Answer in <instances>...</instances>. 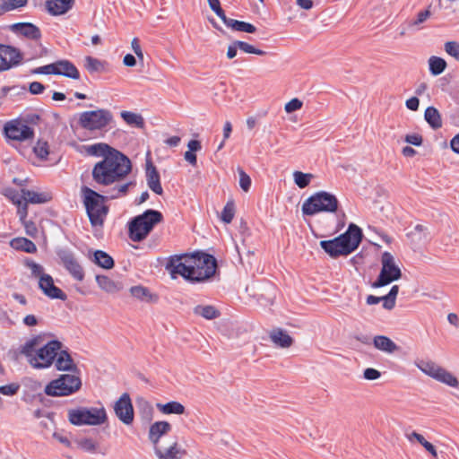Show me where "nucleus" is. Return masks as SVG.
I'll use <instances>...</instances> for the list:
<instances>
[{"label":"nucleus","mask_w":459,"mask_h":459,"mask_svg":"<svg viewBox=\"0 0 459 459\" xmlns=\"http://www.w3.org/2000/svg\"><path fill=\"white\" fill-rule=\"evenodd\" d=\"M131 171L132 162L129 158L121 152H114L93 166L91 177L100 186L116 185L112 189L111 198H119L135 186L134 180L124 182Z\"/></svg>","instance_id":"obj_1"},{"label":"nucleus","mask_w":459,"mask_h":459,"mask_svg":"<svg viewBox=\"0 0 459 459\" xmlns=\"http://www.w3.org/2000/svg\"><path fill=\"white\" fill-rule=\"evenodd\" d=\"M166 269L173 278L180 275L192 283H199L214 276L217 261L213 255L204 252L186 253L170 256Z\"/></svg>","instance_id":"obj_2"},{"label":"nucleus","mask_w":459,"mask_h":459,"mask_svg":"<svg viewBox=\"0 0 459 459\" xmlns=\"http://www.w3.org/2000/svg\"><path fill=\"white\" fill-rule=\"evenodd\" d=\"M62 346L61 342L52 340L42 347H39V340L34 338L22 345L21 352L27 358L32 368H47L53 364Z\"/></svg>","instance_id":"obj_3"},{"label":"nucleus","mask_w":459,"mask_h":459,"mask_svg":"<svg viewBox=\"0 0 459 459\" xmlns=\"http://www.w3.org/2000/svg\"><path fill=\"white\" fill-rule=\"evenodd\" d=\"M81 197L91 225L94 228H102L109 211L106 204L107 197L87 186L81 187Z\"/></svg>","instance_id":"obj_4"},{"label":"nucleus","mask_w":459,"mask_h":459,"mask_svg":"<svg viewBox=\"0 0 459 459\" xmlns=\"http://www.w3.org/2000/svg\"><path fill=\"white\" fill-rule=\"evenodd\" d=\"M162 220V213L152 209L136 216L129 222L128 233L130 239L134 242L143 240L152 230L153 227L161 222Z\"/></svg>","instance_id":"obj_5"},{"label":"nucleus","mask_w":459,"mask_h":459,"mask_svg":"<svg viewBox=\"0 0 459 459\" xmlns=\"http://www.w3.org/2000/svg\"><path fill=\"white\" fill-rule=\"evenodd\" d=\"M68 420L75 426H99L108 420V414L104 406L79 407L68 411Z\"/></svg>","instance_id":"obj_6"},{"label":"nucleus","mask_w":459,"mask_h":459,"mask_svg":"<svg viewBox=\"0 0 459 459\" xmlns=\"http://www.w3.org/2000/svg\"><path fill=\"white\" fill-rule=\"evenodd\" d=\"M338 205L339 201L334 195L320 191L303 203L302 212L310 216L319 212H335Z\"/></svg>","instance_id":"obj_7"},{"label":"nucleus","mask_w":459,"mask_h":459,"mask_svg":"<svg viewBox=\"0 0 459 459\" xmlns=\"http://www.w3.org/2000/svg\"><path fill=\"white\" fill-rule=\"evenodd\" d=\"M82 387V380L78 376L62 374L57 378L50 381L44 389L48 396H68L78 392Z\"/></svg>","instance_id":"obj_8"},{"label":"nucleus","mask_w":459,"mask_h":459,"mask_svg":"<svg viewBox=\"0 0 459 459\" xmlns=\"http://www.w3.org/2000/svg\"><path fill=\"white\" fill-rule=\"evenodd\" d=\"M113 120L112 112L106 108L84 111L79 116L80 126L91 132L106 131Z\"/></svg>","instance_id":"obj_9"},{"label":"nucleus","mask_w":459,"mask_h":459,"mask_svg":"<svg viewBox=\"0 0 459 459\" xmlns=\"http://www.w3.org/2000/svg\"><path fill=\"white\" fill-rule=\"evenodd\" d=\"M381 265L380 273L377 281L372 283L373 288L386 286L402 277V271L391 253L385 251L382 254Z\"/></svg>","instance_id":"obj_10"},{"label":"nucleus","mask_w":459,"mask_h":459,"mask_svg":"<svg viewBox=\"0 0 459 459\" xmlns=\"http://www.w3.org/2000/svg\"><path fill=\"white\" fill-rule=\"evenodd\" d=\"M417 367L427 376L451 387H458L457 378L446 368L433 361H422Z\"/></svg>","instance_id":"obj_11"},{"label":"nucleus","mask_w":459,"mask_h":459,"mask_svg":"<svg viewBox=\"0 0 459 459\" xmlns=\"http://www.w3.org/2000/svg\"><path fill=\"white\" fill-rule=\"evenodd\" d=\"M417 367L427 376L451 387H458L457 378L446 368L433 361H422Z\"/></svg>","instance_id":"obj_12"},{"label":"nucleus","mask_w":459,"mask_h":459,"mask_svg":"<svg viewBox=\"0 0 459 459\" xmlns=\"http://www.w3.org/2000/svg\"><path fill=\"white\" fill-rule=\"evenodd\" d=\"M39 74H56L63 75L74 80L80 78V72L76 66L69 60H58L55 63L39 66L33 71Z\"/></svg>","instance_id":"obj_13"},{"label":"nucleus","mask_w":459,"mask_h":459,"mask_svg":"<svg viewBox=\"0 0 459 459\" xmlns=\"http://www.w3.org/2000/svg\"><path fill=\"white\" fill-rule=\"evenodd\" d=\"M58 259L69 274L77 281L84 280V270L77 260L74 252L69 249L62 248L57 252Z\"/></svg>","instance_id":"obj_14"},{"label":"nucleus","mask_w":459,"mask_h":459,"mask_svg":"<svg viewBox=\"0 0 459 459\" xmlns=\"http://www.w3.org/2000/svg\"><path fill=\"white\" fill-rule=\"evenodd\" d=\"M114 411L124 424L131 425L133 423L134 418V407L127 393H124L115 403Z\"/></svg>","instance_id":"obj_15"},{"label":"nucleus","mask_w":459,"mask_h":459,"mask_svg":"<svg viewBox=\"0 0 459 459\" xmlns=\"http://www.w3.org/2000/svg\"><path fill=\"white\" fill-rule=\"evenodd\" d=\"M337 238L342 243L341 246H342L346 253L350 255L356 250L360 244L362 239V231L357 225L351 223L348 230Z\"/></svg>","instance_id":"obj_16"},{"label":"nucleus","mask_w":459,"mask_h":459,"mask_svg":"<svg viewBox=\"0 0 459 459\" xmlns=\"http://www.w3.org/2000/svg\"><path fill=\"white\" fill-rule=\"evenodd\" d=\"M5 136L13 141H24L33 136V130L22 121H12L4 126Z\"/></svg>","instance_id":"obj_17"},{"label":"nucleus","mask_w":459,"mask_h":459,"mask_svg":"<svg viewBox=\"0 0 459 459\" xmlns=\"http://www.w3.org/2000/svg\"><path fill=\"white\" fill-rule=\"evenodd\" d=\"M171 429V424L165 420L156 421L150 426L148 437L153 445L154 450L163 446L161 439L168 435Z\"/></svg>","instance_id":"obj_18"},{"label":"nucleus","mask_w":459,"mask_h":459,"mask_svg":"<svg viewBox=\"0 0 459 459\" xmlns=\"http://www.w3.org/2000/svg\"><path fill=\"white\" fill-rule=\"evenodd\" d=\"M22 60L20 52L10 46L0 45V72L17 65Z\"/></svg>","instance_id":"obj_19"},{"label":"nucleus","mask_w":459,"mask_h":459,"mask_svg":"<svg viewBox=\"0 0 459 459\" xmlns=\"http://www.w3.org/2000/svg\"><path fill=\"white\" fill-rule=\"evenodd\" d=\"M39 287L49 299L60 300H65L67 299L66 294L60 288L55 285L54 280L49 274L40 277L39 281Z\"/></svg>","instance_id":"obj_20"},{"label":"nucleus","mask_w":459,"mask_h":459,"mask_svg":"<svg viewBox=\"0 0 459 459\" xmlns=\"http://www.w3.org/2000/svg\"><path fill=\"white\" fill-rule=\"evenodd\" d=\"M431 16L429 9L420 11L415 19L407 20L401 27L400 36L404 37L408 31H418L422 30L423 23Z\"/></svg>","instance_id":"obj_21"},{"label":"nucleus","mask_w":459,"mask_h":459,"mask_svg":"<svg viewBox=\"0 0 459 459\" xmlns=\"http://www.w3.org/2000/svg\"><path fill=\"white\" fill-rule=\"evenodd\" d=\"M145 176L149 188L156 195H162L163 189L160 184V174L151 160H147L146 162Z\"/></svg>","instance_id":"obj_22"},{"label":"nucleus","mask_w":459,"mask_h":459,"mask_svg":"<svg viewBox=\"0 0 459 459\" xmlns=\"http://www.w3.org/2000/svg\"><path fill=\"white\" fill-rule=\"evenodd\" d=\"M271 342L278 348L288 349L292 346L294 340L287 331L277 327L269 333Z\"/></svg>","instance_id":"obj_23"},{"label":"nucleus","mask_w":459,"mask_h":459,"mask_svg":"<svg viewBox=\"0 0 459 459\" xmlns=\"http://www.w3.org/2000/svg\"><path fill=\"white\" fill-rule=\"evenodd\" d=\"M156 456L159 459H182L186 454L185 449L178 446V442L173 441L169 447L160 446L154 450Z\"/></svg>","instance_id":"obj_24"},{"label":"nucleus","mask_w":459,"mask_h":459,"mask_svg":"<svg viewBox=\"0 0 459 459\" xmlns=\"http://www.w3.org/2000/svg\"><path fill=\"white\" fill-rule=\"evenodd\" d=\"M74 0H48L46 3L48 13L52 15H62L72 9Z\"/></svg>","instance_id":"obj_25"},{"label":"nucleus","mask_w":459,"mask_h":459,"mask_svg":"<svg viewBox=\"0 0 459 459\" xmlns=\"http://www.w3.org/2000/svg\"><path fill=\"white\" fill-rule=\"evenodd\" d=\"M342 243L338 238H334L330 240L320 241V247L327 253L331 257L336 258L341 255H348Z\"/></svg>","instance_id":"obj_26"},{"label":"nucleus","mask_w":459,"mask_h":459,"mask_svg":"<svg viewBox=\"0 0 459 459\" xmlns=\"http://www.w3.org/2000/svg\"><path fill=\"white\" fill-rule=\"evenodd\" d=\"M22 193H23V198L26 204H39L52 200V194L50 192H35L22 188Z\"/></svg>","instance_id":"obj_27"},{"label":"nucleus","mask_w":459,"mask_h":459,"mask_svg":"<svg viewBox=\"0 0 459 459\" xmlns=\"http://www.w3.org/2000/svg\"><path fill=\"white\" fill-rule=\"evenodd\" d=\"M13 30L29 39L39 40L41 38L39 29L30 22H20L13 25Z\"/></svg>","instance_id":"obj_28"},{"label":"nucleus","mask_w":459,"mask_h":459,"mask_svg":"<svg viewBox=\"0 0 459 459\" xmlns=\"http://www.w3.org/2000/svg\"><path fill=\"white\" fill-rule=\"evenodd\" d=\"M373 344L376 349L390 354L399 350L397 344L385 335L375 336Z\"/></svg>","instance_id":"obj_29"},{"label":"nucleus","mask_w":459,"mask_h":459,"mask_svg":"<svg viewBox=\"0 0 459 459\" xmlns=\"http://www.w3.org/2000/svg\"><path fill=\"white\" fill-rule=\"evenodd\" d=\"M56 368L60 371H69L75 368V364L67 351L60 350L56 357Z\"/></svg>","instance_id":"obj_30"},{"label":"nucleus","mask_w":459,"mask_h":459,"mask_svg":"<svg viewBox=\"0 0 459 459\" xmlns=\"http://www.w3.org/2000/svg\"><path fill=\"white\" fill-rule=\"evenodd\" d=\"M86 152L89 155L102 157L103 159H105V157L108 156L109 153L119 151L111 147L108 143H97L87 146Z\"/></svg>","instance_id":"obj_31"},{"label":"nucleus","mask_w":459,"mask_h":459,"mask_svg":"<svg viewBox=\"0 0 459 459\" xmlns=\"http://www.w3.org/2000/svg\"><path fill=\"white\" fill-rule=\"evenodd\" d=\"M156 408L158 411L164 414V415H169V414H177V415H182L186 411L185 406L177 401H171L167 403H157Z\"/></svg>","instance_id":"obj_32"},{"label":"nucleus","mask_w":459,"mask_h":459,"mask_svg":"<svg viewBox=\"0 0 459 459\" xmlns=\"http://www.w3.org/2000/svg\"><path fill=\"white\" fill-rule=\"evenodd\" d=\"M223 23L227 27L236 31H242L247 33H255L256 31V28L253 24L228 17L224 20Z\"/></svg>","instance_id":"obj_33"},{"label":"nucleus","mask_w":459,"mask_h":459,"mask_svg":"<svg viewBox=\"0 0 459 459\" xmlns=\"http://www.w3.org/2000/svg\"><path fill=\"white\" fill-rule=\"evenodd\" d=\"M187 147L188 151L185 152L184 158L190 165L195 167L197 164V158L195 152L202 149L201 142L198 140H190L187 143Z\"/></svg>","instance_id":"obj_34"},{"label":"nucleus","mask_w":459,"mask_h":459,"mask_svg":"<svg viewBox=\"0 0 459 459\" xmlns=\"http://www.w3.org/2000/svg\"><path fill=\"white\" fill-rule=\"evenodd\" d=\"M92 261L104 269H111L114 266L113 258L102 250H97L93 253Z\"/></svg>","instance_id":"obj_35"},{"label":"nucleus","mask_w":459,"mask_h":459,"mask_svg":"<svg viewBox=\"0 0 459 459\" xmlns=\"http://www.w3.org/2000/svg\"><path fill=\"white\" fill-rule=\"evenodd\" d=\"M11 246L18 250H22L30 254L37 251L36 245L26 238H16L11 241Z\"/></svg>","instance_id":"obj_36"},{"label":"nucleus","mask_w":459,"mask_h":459,"mask_svg":"<svg viewBox=\"0 0 459 459\" xmlns=\"http://www.w3.org/2000/svg\"><path fill=\"white\" fill-rule=\"evenodd\" d=\"M120 116L128 126L138 128H143L144 126V119L140 114L124 110L120 113Z\"/></svg>","instance_id":"obj_37"},{"label":"nucleus","mask_w":459,"mask_h":459,"mask_svg":"<svg viewBox=\"0 0 459 459\" xmlns=\"http://www.w3.org/2000/svg\"><path fill=\"white\" fill-rule=\"evenodd\" d=\"M194 313L208 320H212L220 316V311L211 305L196 306L194 308Z\"/></svg>","instance_id":"obj_38"},{"label":"nucleus","mask_w":459,"mask_h":459,"mask_svg":"<svg viewBox=\"0 0 459 459\" xmlns=\"http://www.w3.org/2000/svg\"><path fill=\"white\" fill-rule=\"evenodd\" d=\"M426 121L431 127L437 129L442 126V120L438 110L434 107H429L424 114Z\"/></svg>","instance_id":"obj_39"},{"label":"nucleus","mask_w":459,"mask_h":459,"mask_svg":"<svg viewBox=\"0 0 459 459\" xmlns=\"http://www.w3.org/2000/svg\"><path fill=\"white\" fill-rule=\"evenodd\" d=\"M96 281L99 287L108 293H115L119 290L117 283L106 275H97Z\"/></svg>","instance_id":"obj_40"},{"label":"nucleus","mask_w":459,"mask_h":459,"mask_svg":"<svg viewBox=\"0 0 459 459\" xmlns=\"http://www.w3.org/2000/svg\"><path fill=\"white\" fill-rule=\"evenodd\" d=\"M130 293L133 297L145 301L156 300L157 297L150 293L149 290L143 286H134L130 289Z\"/></svg>","instance_id":"obj_41"},{"label":"nucleus","mask_w":459,"mask_h":459,"mask_svg":"<svg viewBox=\"0 0 459 459\" xmlns=\"http://www.w3.org/2000/svg\"><path fill=\"white\" fill-rule=\"evenodd\" d=\"M399 292V286L394 285L389 292L383 296V307L391 310L395 307L396 304V297Z\"/></svg>","instance_id":"obj_42"},{"label":"nucleus","mask_w":459,"mask_h":459,"mask_svg":"<svg viewBox=\"0 0 459 459\" xmlns=\"http://www.w3.org/2000/svg\"><path fill=\"white\" fill-rule=\"evenodd\" d=\"M429 70L432 74L438 75L442 74L446 67V62L438 56H431L429 60Z\"/></svg>","instance_id":"obj_43"},{"label":"nucleus","mask_w":459,"mask_h":459,"mask_svg":"<svg viewBox=\"0 0 459 459\" xmlns=\"http://www.w3.org/2000/svg\"><path fill=\"white\" fill-rule=\"evenodd\" d=\"M27 0H2L0 13L9 12L26 5Z\"/></svg>","instance_id":"obj_44"},{"label":"nucleus","mask_w":459,"mask_h":459,"mask_svg":"<svg viewBox=\"0 0 459 459\" xmlns=\"http://www.w3.org/2000/svg\"><path fill=\"white\" fill-rule=\"evenodd\" d=\"M33 152L40 160H47L49 154V145L47 141L39 140L33 147Z\"/></svg>","instance_id":"obj_45"},{"label":"nucleus","mask_w":459,"mask_h":459,"mask_svg":"<svg viewBox=\"0 0 459 459\" xmlns=\"http://www.w3.org/2000/svg\"><path fill=\"white\" fill-rule=\"evenodd\" d=\"M84 62L85 68L90 73L100 72L104 70V63L98 58L89 56L85 57Z\"/></svg>","instance_id":"obj_46"},{"label":"nucleus","mask_w":459,"mask_h":459,"mask_svg":"<svg viewBox=\"0 0 459 459\" xmlns=\"http://www.w3.org/2000/svg\"><path fill=\"white\" fill-rule=\"evenodd\" d=\"M234 215H235V204H234V202L232 200H230V201H228L227 204H225V206L221 212V220L224 223L229 224L232 221Z\"/></svg>","instance_id":"obj_47"},{"label":"nucleus","mask_w":459,"mask_h":459,"mask_svg":"<svg viewBox=\"0 0 459 459\" xmlns=\"http://www.w3.org/2000/svg\"><path fill=\"white\" fill-rule=\"evenodd\" d=\"M294 182L299 188H305L310 183L313 175L310 173H303L301 171H295L293 173Z\"/></svg>","instance_id":"obj_48"},{"label":"nucleus","mask_w":459,"mask_h":459,"mask_svg":"<svg viewBox=\"0 0 459 459\" xmlns=\"http://www.w3.org/2000/svg\"><path fill=\"white\" fill-rule=\"evenodd\" d=\"M237 46H238V49L247 54H255L257 56H264L266 54L265 51L258 49L245 41L237 40Z\"/></svg>","instance_id":"obj_49"},{"label":"nucleus","mask_w":459,"mask_h":459,"mask_svg":"<svg viewBox=\"0 0 459 459\" xmlns=\"http://www.w3.org/2000/svg\"><path fill=\"white\" fill-rule=\"evenodd\" d=\"M78 447L88 453H96L98 444L91 438H82L78 441Z\"/></svg>","instance_id":"obj_50"},{"label":"nucleus","mask_w":459,"mask_h":459,"mask_svg":"<svg viewBox=\"0 0 459 459\" xmlns=\"http://www.w3.org/2000/svg\"><path fill=\"white\" fill-rule=\"evenodd\" d=\"M210 8L216 13V15L222 21L227 18L224 10L221 6L219 0H207Z\"/></svg>","instance_id":"obj_51"},{"label":"nucleus","mask_w":459,"mask_h":459,"mask_svg":"<svg viewBox=\"0 0 459 459\" xmlns=\"http://www.w3.org/2000/svg\"><path fill=\"white\" fill-rule=\"evenodd\" d=\"M446 52L459 61V43L456 41H447L445 44Z\"/></svg>","instance_id":"obj_52"},{"label":"nucleus","mask_w":459,"mask_h":459,"mask_svg":"<svg viewBox=\"0 0 459 459\" xmlns=\"http://www.w3.org/2000/svg\"><path fill=\"white\" fill-rule=\"evenodd\" d=\"M26 265L30 270L31 274L34 277L39 278V280L40 279L41 276H44L47 274V273H44V269L39 264H37L33 261H29L26 263Z\"/></svg>","instance_id":"obj_53"},{"label":"nucleus","mask_w":459,"mask_h":459,"mask_svg":"<svg viewBox=\"0 0 459 459\" xmlns=\"http://www.w3.org/2000/svg\"><path fill=\"white\" fill-rule=\"evenodd\" d=\"M303 106V102L298 98H294L285 104L284 109L287 113H292L299 110Z\"/></svg>","instance_id":"obj_54"},{"label":"nucleus","mask_w":459,"mask_h":459,"mask_svg":"<svg viewBox=\"0 0 459 459\" xmlns=\"http://www.w3.org/2000/svg\"><path fill=\"white\" fill-rule=\"evenodd\" d=\"M239 186L245 192H248L251 186L250 177L242 169H239Z\"/></svg>","instance_id":"obj_55"},{"label":"nucleus","mask_w":459,"mask_h":459,"mask_svg":"<svg viewBox=\"0 0 459 459\" xmlns=\"http://www.w3.org/2000/svg\"><path fill=\"white\" fill-rule=\"evenodd\" d=\"M24 229H25V232L28 236L31 237V238H36L38 236V228L36 226V224L32 221H22Z\"/></svg>","instance_id":"obj_56"},{"label":"nucleus","mask_w":459,"mask_h":459,"mask_svg":"<svg viewBox=\"0 0 459 459\" xmlns=\"http://www.w3.org/2000/svg\"><path fill=\"white\" fill-rule=\"evenodd\" d=\"M19 388H20L19 385L14 384V383L5 385H1L0 393L4 395H13L18 392Z\"/></svg>","instance_id":"obj_57"},{"label":"nucleus","mask_w":459,"mask_h":459,"mask_svg":"<svg viewBox=\"0 0 459 459\" xmlns=\"http://www.w3.org/2000/svg\"><path fill=\"white\" fill-rule=\"evenodd\" d=\"M381 376L380 371L373 368H368L363 372V377L367 380H376Z\"/></svg>","instance_id":"obj_58"},{"label":"nucleus","mask_w":459,"mask_h":459,"mask_svg":"<svg viewBox=\"0 0 459 459\" xmlns=\"http://www.w3.org/2000/svg\"><path fill=\"white\" fill-rule=\"evenodd\" d=\"M405 142L415 146H420L422 144V136L419 134H407L405 136Z\"/></svg>","instance_id":"obj_59"},{"label":"nucleus","mask_w":459,"mask_h":459,"mask_svg":"<svg viewBox=\"0 0 459 459\" xmlns=\"http://www.w3.org/2000/svg\"><path fill=\"white\" fill-rule=\"evenodd\" d=\"M131 48L133 49V51L134 52V54L136 55V56L140 59V60H143V50H142V48L140 46V41L138 39V38H134L131 41Z\"/></svg>","instance_id":"obj_60"},{"label":"nucleus","mask_w":459,"mask_h":459,"mask_svg":"<svg viewBox=\"0 0 459 459\" xmlns=\"http://www.w3.org/2000/svg\"><path fill=\"white\" fill-rule=\"evenodd\" d=\"M406 437H407V439L410 442H412L413 440H416L421 446H423L425 443H427V440L424 438V437L421 434H420V433H418L416 431H412L411 433L407 434Z\"/></svg>","instance_id":"obj_61"},{"label":"nucleus","mask_w":459,"mask_h":459,"mask_svg":"<svg viewBox=\"0 0 459 459\" xmlns=\"http://www.w3.org/2000/svg\"><path fill=\"white\" fill-rule=\"evenodd\" d=\"M406 437H407V439L410 442H412L413 440H416L421 446H423L425 443H427V440L424 438V437L421 434H420V433H418L416 431H412L411 433L407 434Z\"/></svg>","instance_id":"obj_62"},{"label":"nucleus","mask_w":459,"mask_h":459,"mask_svg":"<svg viewBox=\"0 0 459 459\" xmlns=\"http://www.w3.org/2000/svg\"><path fill=\"white\" fill-rule=\"evenodd\" d=\"M28 204H26V202L24 201V203H22V204L17 205V213L19 215L21 222L26 221V218L28 216Z\"/></svg>","instance_id":"obj_63"},{"label":"nucleus","mask_w":459,"mask_h":459,"mask_svg":"<svg viewBox=\"0 0 459 459\" xmlns=\"http://www.w3.org/2000/svg\"><path fill=\"white\" fill-rule=\"evenodd\" d=\"M44 90L45 86L39 82H32L29 86V91L32 94H40Z\"/></svg>","instance_id":"obj_64"}]
</instances>
